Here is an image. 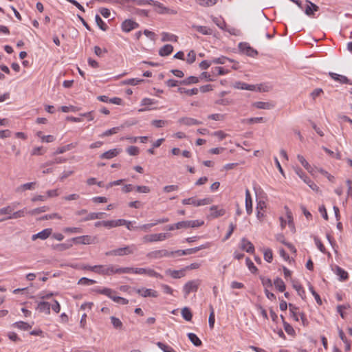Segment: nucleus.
I'll use <instances>...</instances> for the list:
<instances>
[{"mask_svg":"<svg viewBox=\"0 0 352 352\" xmlns=\"http://www.w3.org/2000/svg\"><path fill=\"white\" fill-rule=\"evenodd\" d=\"M136 250L135 245H128L124 248L108 251L105 253L106 256H124L133 254Z\"/></svg>","mask_w":352,"mask_h":352,"instance_id":"1","label":"nucleus"},{"mask_svg":"<svg viewBox=\"0 0 352 352\" xmlns=\"http://www.w3.org/2000/svg\"><path fill=\"white\" fill-rule=\"evenodd\" d=\"M148 259H160L164 257H174L173 251H168L167 250H158L148 252L146 254Z\"/></svg>","mask_w":352,"mask_h":352,"instance_id":"2","label":"nucleus"},{"mask_svg":"<svg viewBox=\"0 0 352 352\" xmlns=\"http://www.w3.org/2000/svg\"><path fill=\"white\" fill-rule=\"evenodd\" d=\"M70 241L76 244H95L97 243V237L92 236L90 235H82L80 236L74 237L72 239H70Z\"/></svg>","mask_w":352,"mask_h":352,"instance_id":"3","label":"nucleus"},{"mask_svg":"<svg viewBox=\"0 0 352 352\" xmlns=\"http://www.w3.org/2000/svg\"><path fill=\"white\" fill-rule=\"evenodd\" d=\"M204 221L195 220V221H182L175 223L177 230L187 229L189 228H197L204 225Z\"/></svg>","mask_w":352,"mask_h":352,"instance_id":"4","label":"nucleus"},{"mask_svg":"<svg viewBox=\"0 0 352 352\" xmlns=\"http://www.w3.org/2000/svg\"><path fill=\"white\" fill-rule=\"evenodd\" d=\"M201 280L199 279L188 281L183 287L184 297L186 298L192 292H197Z\"/></svg>","mask_w":352,"mask_h":352,"instance_id":"5","label":"nucleus"},{"mask_svg":"<svg viewBox=\"0 0 352 352\" xmlns=\"http://www.w3.org/2000/svg\"><path fill=\"white\" fill-rule=\"evenodd\" d=\"M112 265H94L93 267H89V269L97 274L101 275L111 276L112 272Z\"/></svg>","mask_w":352,"mask_h":352,"instance_id":"6","label":"nucleus"},{"mask_svg":"<svg viewBox=\"0 0 352 352\" xmlns=\"http://www.w3.org/2000/svg\"><path fill=\"white\" fill-rule=\"evenodd\" d=\"M169 236L170 234L168 233L152 234L144 236L143 239L144 242L152 243L164 241L169 237Z\"/></svg>","mask_w":352,"mask_h":352,"instance_id":"7","label":"nucleus"},{"mask_svg":"<svg viewBox=\"0 0 352 352\" xmlns=\"http://www.w3.org/2000/svg\"><path fill=\"white\" fill-rule=\"evenodd\" d=\"M239 48L240 51L249 56L254 57L258 54V52L250 47L247 43H240L239 44Z\"/></svg>","mask_w":352,"mask_h":352,"instance_id":"8","label":"nucleus"},{"mask_svg":"<svg viewBox=\"0 0 352 352\" xmlns=\"http://www.w3.org/2000/svg\"><path fill=\"white\" fill-rule=\"evenodd\" d=\"M204 248H205V246L202 245L199 247H196V248H189V249L183 250H179L173 251L174 257L195 254L197 252H198L200 250H202Z\"/></svg>","mask_w":352,"mask_h":352,"instance_id":"9","label":"nucleus"},{"mask_svg":"<svg viewBox=\"0 0 352 352\" xmlns=\"http://www.w3.org/2000/svg\"><path fill=\"white\" fill-rule=\"evenodd\" d=\"M138 23L131 19H126L122 23V30L124 32H129L132 30L138 28Z\"/></svg>","mask_w":352,"mask_h":352,"instance_id":"10","label":"nucleus"},{"mask_svg":"<svg viewBox=\"0 0 352 352\" xmlns=\"http://www.w3.org/2000/svg\"><path fill=\"white\" fill-rule=\"evenodd\" d=\"M135 292L142 296V297H153L156 298L158 296V293L155 290H152L151 289H146V288H142V289H135Z\"/></svg>","mask_w":352,"mask_h":352,"instance_id":"11","label":"nucleus"},{"mask_svg":"<svg viewBox=\"0 0 352 352\" xmlns=\"http://www.w3.org/2000/svg\"><path fill=\"white\" fill-rule=\"evenodd\" d=\"M329 76L334 80L339 82L341 84H351L352 85V82L345 76L338 74L333 72H330Z\"/></svg>","mask_w":352,"mask_h":352,"instance_id":"12","label":"nucleus"},{"mask_svg":"<svg viewBox=\"0 0 352 352\" xmlns=\"http://www.w3.org/2000/svg\"><path fill=\"white\" fill-rule=\"evenodd\" d=\"M52 234V229L50 228H46L42 230L41 232H39L37 234H33L32 236V240L35 241L37 239H41L42 240H45L47 239L50 234Z\"/></svg>","mask_w":352,"mask_h":352,"instance_id":"13","label":"nucleus"},{"mask_svg":"<svg viewBox=\"0 0 352 352\" xmlns=\"http://www.w3.org/2000/svg\"><path fill=\"white\" fill-rule=\"evenodd\" d=\"M210 210L211 211L210 216L212 218H218L226 214V210L223 208H219L218 206H212L210 207Z\"/></svg>","mask_w":352,"mask_h":352,"instance_id":"14","label":"nucleus"},{"mask_svg":"<svg viewBox=\"0 0 352 352\" xmlns=\"http://www.w3.org/2000/svg\"><path fill=\"white\" fill-rule=\"evenodd\" d=\"M241 248L248 253H253L254 252V245L245 238L241 239Z\"/></svg>","mask_w":352,"mask_h":352,"instance_id":"15","label":"nucleus"},{"mask_svg":"<svg viewBox=\"0 0 352 352\" xmlns=\"http://www.w3.org/2000/svg\"><path fill=\"white\" fill-rule=\"evenodd\" d=\"M178 122L179 123L186 126L199 125L202 123L201 122L196 119L188 117L181 118L180 119H179Z\"/></svg>","mask_w":352,"mask_h":352,"instance_id":"16","label":"nucleus"},{"mask_svg":"<svg viewBox=\"0 0 352 352\" xmlns=\"http://www.w3.org/2000/svg\"><path fill=\"white\" fill-rule=\"evenodd\" d=\"M185 270L186 269H182L180 270H173L170 269H168L165 271L166 274L170 276L173 278H180L185 276Z\"/></svg>","mask_w":352,"mask_h":352,"instance_id":"17","label":"nucleus"},{"mask_svg":"<svg viewBox=\"0 0 352 352\" xmlns=\"http://www.w3.org/2000/svg\"><path fill=\"white\" fill-rule=\"evenodd\" d=\"M245 208L247 213L250 214L252 212V201L248 189H246L245 190Z\"/></svg>","mask_w":352,"mask_h":352,"instance_id":"18","label":"nucleus"},{"mask_svg":"<svg viewBox=\"0 0 352 352\" xmlns=\"http://www.w3.org/2000/svg\"><path fill=\"white\" fill-rule=\"evenodd\" d=\"M25 212H26V208H23V209L18 210L16 212H12V215L0 219V222H3V221L8 220V219H18V218L23 217L25 216Z\"/></svg>","mask_w":352,"mask_h":352,"instance_id":"19","label":"nucleus"},{"mask_svg":"<svg viewBox=\"0 0 352 352\" xmlns=\"http://www.w3.org/2000/svg\"><path fill=\"white\" fill-rule=\"evenodd\" d=\"M119 153V149L113 148L103 153L102 155H100V157L101 159H111L114 157H116Z\"/></svg>","mask_w":352,"mask_h":352,"instance_id":"20","label":"nucleus"},{"mask_svg":"<svg viewBox=\"0 0 352 352\" xmlns=\"http://www.w3.org/2000/svg\"><path fill=\"white\" fill-rule=\"evenodd\" d=\"M50 304L48 302L42 301L40 302L37 305V309L40 312L45 313L46 314H50Z\"/></svg>","mask_w":352,"mask_h":352,"instance_id":"21","label":"nucleus"},{"mask_svg":"<svg viewBox=\"0 0 352 352\" xmlns=\"http://www.w3.org/2000/svg\"><path fill=\"white\" fill-rule=\"evenodd\" d=\"M336 274L337 276H339V280L340 281H344L346 280L349 278V274L347 272L344 270L342 267L339 266H336Z\"/></svg>","mask_w":352,"mask_h":352,"instance_id":"22","label":"nucleus"},{"mask_svg":"<svg viewBox=\"0 0 352 352\" xmlns=\"http://www.w3.org/2000/svg\"><path fill=\"white\" fill-rule=\"evenodd\" d=\"M104 214V212H91L88 214L85 218L81 219L80 221H87L89 220L102 219Z\"/></svg>","mask_w":352,"mask_h":352,"instance_id":"23","label":"nucleus"},{"mask_svg":"<svg viewBox=\"0 0 352 352\" xmlns=\"http://www.w3.org/2000/svg\"><path fill=\"white\" fill-rule=\"evenodd\" d=\"M173 51V47L170 44H166L159 50V54L161 56H166L170 54Z\"/></svg>","mask_w":352,"mask_h":352,"instance_id":"24","label":"nucleus"},{"mask_svg":"<svg viewBox=\"0 0 352 352\" xmlns=\"http://www.w3.org/2000/svg\"><path fill=\"white\" fill-rule=\"evenodd\" d=\"M234 88L239 89H245V90H250L253 91L255 89V86L253 85H248L245 82H236L234 85Z\"/></svg>","mask_w":352,"mask_h":352,"instance_id":"25","label":"nucleus"},{"mask_svg":"<svg viewBox=\"0 0 352 352\" xmlns=\"http://www.w3.org/2000/svg\"><path fill=\"white\" fill-rule=\"evenodd\" d=\"M199 82V80L198 77L190 76L184 80H179V84L184 85H190L192 84H197Z\"/></svg>","mask_w":352,"mask_h":352,"instance_id":"26","label":"nucleus"},{"mask_svg":"<svg viewBox=\"0 0 352 352\" xmlns=\"http://www.w3.org/2000/svg\"><path fill=\"white\" fill-rule=\"evenodd\" d=\"M36 182H29L19 186L16 189V192H22L27 190H33L35 188Z\"/></svg>","mask_w":352,"mask_h":352,"instance_id":"27","label":"nucleus"},{"mask_svg":"<svg viewBox=\"0 0 352 352\" xmlns=\"http://www.w3.org/2000/svg\"><path fill=\"white\" fill-rule=\"evenodd\" d=\"M177 91L180 94H186L188 96L196 95L199 92V89L197 88H192L191 89H187L184 87H179L177 89Z\"/></svg>","mask_w":352,"mask_h":352,"instance_id":"28","label":"nucleus"},{"mask_svg":"<svg viewBox=\"0 0 352 352\" xmlns=\"http://www.w3.org/2000/svg\"><path fill=\"white\" fill-rule=\"evenodd\" d=\"M187 336H188V338H189L190 341L195 346H199L202 344L201 340L194 333H188Z\"/></svg>","mask_w":352,"mask_h":352,"instance_id":"29","label":"nucleus"},{"mask_svg":"<svg viewBox=\"0 0 352 352\" xmlns=\"http://www.w3.org/2000/svg\"><path fill=\"white\" fill-rule=\"evenodd\" d=\"M297 159L300 162V163L302 164V166L309 173H312V168L310 166V164L307 162V160L305 159V157L301 155H297Z\"/></svg>","mask_w":352,"mask_h":352,"instance_id":"30","label":"nucleus"},{"mask_svg":"<svg viewBox=\"0 0 352 352\" xmlns=\"http://www.w3.org/2000/svg\"><path fill=\"white\" fill-rule=\"evenodd\" d=\"M274 284L276 287V288L280 292H283L285 290V284L283 282V280L280 278H276L274 281Z\"/></svg>","mask_w":352,"mask_h":352,"instance_id":"31","label":"nucleus"},{"mask_svg":"<svg viewBox=\"0 0 352 352\" xmlns=\"http://www.w3.org/2000/svg\"><path fill=\"white\" fill-rule=\"evenodd\" d=\"M252 105L259 109H270L272 107L271 104L265 102H255L252 104Z\"/></svg>","mask_w":352,"mask_h":352,"instance_id":"32","label":"nucleus"},{"mask_svg":"<svg viewBox=\"0 0 352 352\" xmlns=\"http://www.w3.org/2000/svg\"><path fill=\"white\" fill-rule=\"evenodd\" d=\"M280 317H281V319H282L283 322V327H284L285 331L289 335H291V336L294 335L295 334V331H294V328L292 327V326L290 325L288 322L285 321V318H284L283 315H281Z\"/></svg>","mask_w":352,"mask_h":352,"instance_id":"33","label":"nucleus"},{"mask_svg":"<svg viewBox=\"0 0 352 352\" xmlns=\"http://www.w3.org/2000/svg\"><path fill=\"white\" fill-rule=\"evenodd\" d=\"M182 316L186 321H190L192 318V314L190 309L188 307H184L182 309Z\"/></svg>","mask_w":352,"mask_h":352,"instance_id":"34","label":"nucleus"},{"mask_svg":"<svg viewBox=\"0 0 352 352\" xmlns=\"http://www.w3.org/2000/svg\"><path fill=\"white\" fill-rule=\"evenodd\" d=\"M95 20L98 28L102 31H106L108 29V25L102 21L98 14L95 16Z\"/></svg>","mask_w":352,"mask_h":352,"instance_id":"35","label":"nucleus"},{"mask_svg":"<svg viewBox=\"0 0 352 352\" xmlns=\"http://www.w3.org/2000/svg\"><path fill=\"white\" fill-rule=\"evenodd\" d=\"M72 247V243H71V241L69 240L67 241V243H60V244L56 245L54 246V249H56L58 251L61 252V251H64L67 249H69Z\"/></svg>","mask_w":352,"mask_h":352,"instance_id":"36","label":"nucleus"},{"mask_svg":"<svg viewBox=\"0 0 352 352\" xmlns=\"http://www.w3.org/2000/svg\"><path fill=\"white\" fill-rule=\"evenodd\" d=\"M162 41L176 42L177 41V36L168 32H163Z\"/></svg>","mask_w":352,"mask_h":352,"instance_id":"37","label":"nucleus"},{"mask_svg":"<svg viewBox=\"0 0 352 352\" xmlns=\"http://www.w3.org/2000/svg\"><path fill=\"white\" fill-rule=\"evenodd\" d=\"M293 287L296 290L298 294L301 297L302 299H305V291L301 285L298 283H294Z\"/></svg>","mask_w":352,"mask_h":352,"instance_id":"38","label":"nucleus"},{"mask_svg":"<svg viewBox=\"0 0 352 352\" xmlns=\"http://www.w3.org/2000/svg\"><path fill=\"white\" fill-rule=\"evenodd\" d=\"M110 319H111V323L115 329H122L123 324L119 318H118L115 316H111L110 318Z\"/></svg>","mask_w":352,"mask_h":352,"instance_id":"39","label":"nucleus"},{"mask_svg":"<svg viewBox=\"0 0 352 352\" xmlns=\"http://www.w3.org/2000/svg\"><path fill=\"white\" fill-rule=\"evenodd\" d=\"M48 206H42L39 208H34L30 211L28 212L29 214L31 215H36L42 212H45L49 210Z\"/></svg>","mask_w":352,"mask_h":352,"instance_id":"40","label":"nucleus"},{"mask_svg":"<svg viewBox=\"0 0 352 352\" xmlns=\"http://www.w3.org/2000/svg\"><path fill=\"white\" fill-rule=\"evenodd\" d=\"M144 79H138V78H130L124 80L122 82L123 85H136L139 83L144 82Z\"/></svg>","mask_w":352,"mask_h":352,"instance_id":"41","label":"nucleus"},{"mask_svg":"<svg viewBox=\"0 0 352 352\" xmlns=\"http://www.w3.org/2000/svg\"><path fill=\"white\" fill-rule=\"evenodd\" d=\"M13 325L22 330H28L32 328L31 325L23 321L16 322Z\"/></svg>","mask_w":352,"mask_h":352,"instance_id":"42","label":"nucleus"},{"mask_svg":"<svg viewBox=\"0 0 352 352\" xmlns=\"http://www.w3.org/2000/svg\"><path fill=\"white\" fill-rule=\"evenodd\" d=\"M95 291L96 292L99 293V294H104V295L108 296L111 299H112V298L113 296L111 294L113 293L116 292L113 291L111 289H109V288H104L102 289H96Z\"/></svg>","mask_w":352,"mask_h":352,"instance_id":"43","label":"nucleus"},{"mask_svg":"<svg viewBox=\"0 0 352 352\" xmlns=\"http://www.w3.org/2000/svg\"><path fill=\"white\" fill-rule=\"evenodd\" d=\"M218 0H196L197 3L201 6H212Z\"/></svg>","mask_w":352,"mask_h":352,"instance_id":"44","label":"nucleus"},{"mask_svg":"<svg viewBox=\"0 0 352 352\" xmlns=\"http://www.w3.org/2000/svg\"><path fill=\"white\" fill-rule=\"evenodd\" d=\"M119 130H120L119 126L111 128L110 129L105 131L104 133H102L101 135H100V137L103 138V137H106V136H110L111 135L117 133Z\"/></svg>","mask_w":352,"mask_h":352,"instance_id":"45","label":"nucleus"},{"mask_svg":"<svg viewBox=\"0 0 352 352\" xmlns=\"http://www.w3.org/2000/svg\"><path fill=\"white\" fill-rule=\"evenodd\" d=\"M157 346L162 350L164 352H176L173 348L171 346L166 345L161 342H158L157 343Z\"/></svg>","mask_w":352,"mask_h":352,"instance_id":"46","label":"nucleus"},{"mask_svg":"<svg viewBox=\"0 0 352 352\" xmlns=\"http://www.w3.org/2000/svg\"><path fill=\"white\" fill-rule=\"evenodd\" d=\"M96 283V281L93 279H89L86 277H82L78 280V284L84 285H91L95 284Z\"/></svg>","mask_w":352,"mask_h":352,"instance_id":"47","label":"nucleus"},{"mask_svg":"<svg viewBox=\"0 0 352 352\" xmlns=\"http://www.w3.org/2000/svg\"><path fill=\"white\" fill-rule=\"evenodd\" d=\"M74 146L73 145V144H67V145H65L64 146H62V147H60L58 148L55 152H54V155H58V154H61V153H63L65 152H66L67 151H69L72 148H74Z\"/></svg>","mask_w":352,"mask_h":352,"instance_id":"48","label":"nucleus"},{"mask_svg":"<svg viewBox=\"0 0 352 352\" xmlns=\"http://www.w3.org/2000/svg\"><path fill=\"white\" fill-rule=\"evenodd\" d=\"M263 122V117H256V118H251L249 119H244L242 120L243 123H248L250 124H254V123H258V122Z\"/></svg>","mask_w":352,"mask_h":352,"instance_id":"49","label":"nucleus"},{"mask_svg":"<svg viewBox=\"0 0 352 352\" xmlns=\"http://www.w3.org/2000/svg\"><path fill=\"white\" fill-rule=\"evenodd\" d=\"M245 261H246V265L248 267V269L250 270V271L253 273V274H255L258 271V269L257 267L254 265V264L253 263V262L251 261V259L250 258H246L245 259Z\"/></svg>","mask_w":352,"mask_h":352,"instance_id":"50","label":"nucleus"},{"mask_svg":"<svg viewBox=\"0 0 352 352\" xmlns=\"http://www.w3.org/2000/svg\"><path fill=\"white\" fill-rule=\"evenodd\" d=\"M14 208L12 206H8L6 207L0 208V215L8 214L9 216L12 214Z\"/></svg>","mask_w":352,"mask_h":352,"instance_id":"51","label":"nucleus"},{"mask_svg":"<svg viewBox=\"0 0 352 352\" xmlns=\"http://www.w3.org/2000/svg\"><path fill=\"white\" fill-rule=\"evenodd\" d=\"M212 73L214 74H215L216 76H221V75H224L226 74H228V70L225 69L222 67H215L212 70Z\"/></svg>","mask_w":352,"mask_h":352,"instance_id":"52","label":"nucleus"},{"mask_svg":"<svg viewBox=\"0 0 352 352\" xmlns=\"http://www.w3.org/2000/svg\"><path fill=\"white\" fill-rule=\"evenodd\" d=\"M303 181L305 183H306L314 191H318L319 188L318 186L312 182L308 177H305V179H303Z\"/></svg>","mask_w":352,"mask_h":352,"instance_id":"53","label":"nucleus"},{"mask_svg":"<svg viewBox=\"0 0 352 352\" xmlns=\"http://www.w3.org/2000/svg\"><path fill=\"white\" fill-rule=\"evenodd\" d=\"M264 259L267 263H271L273 259V254L271 249L267 248L264 251Z\"/></svg>","mask_w":352,"mask_h":352,"instance_id":"54","label":"nucleus"},{"mask_svg":"<svg viewBox=\"0 0 352 352\" xmlns=\"http://www.w3.org/2000/svg\"><path fill=\"white\" fill-rule=\"evenodd\" d=\"M146 272H145V274H146L151 277H155V278H159L161 279L163 278V276L161 275L160 273L155 272L154 270L146 269Z\"/></svg>","mask_w":352,"mask_h":352,"instance_id":"55","label":"nucleus"},{"mask_svg":"<svg viewBox=\"0 0 352 352\" xmlns=\"http://www.w3.org/2000/svg\"><path fill=\"white\" fill-rule=\"evenodd\" d=\"M63 231L65 233H81L82 232V230L80 228L67 227L64 228Z\"/></svg>","mask_w":352,"mask_h":352,"instance_id":"56","label":"nucleus"},{"mask_svg":"<svg viewBox=\"0 0 352 352\" xmlns=\"http://www.w3.org/2000/svg\"><path fill=\"white\" fill-rule=\"evenodd\" d=\"M214 321H215V319H214V309H213L212 306H210V314L209 318H208V323H209V326L211 329H212L214 327Z\"/></svg>","mask_w":352,"mask_h":352,"instance_id":"57","label":"nucleus"},{"mask_svg":"<svg viewBox=\"0 0 352 352\" xmlns=\"http://www.w3.org/2000/svg\"><path fill=\"white\" fill-rule=\"evenodd\" d=\"M197 30L204 35H210L212 34V30L206 26H198Z\"/></svg>","mask_w":352,"mask_h":352,"instance_id":"58","label":"nucleus"},{"mask_svg":"<svg viewBox=\"0 0 352 352\" xmlns=\"http://www.w3.org/2000/svg\"><path fill=\"white\" fill-rule=\"evenodd\" d=\"M196 60V54L194 50H190L188 54V58L186 59V62L188 64L193 63Z\"/></svg>","mask_w":352,"mask_h":352,"instance_id":"59","label":"nucleus"},{"mask_svg":"<svg viewBox=\"0 0 352 352\" xmlns=\"http://www.w3.org/2000/svg\"><path fill=\"white\" fill-rule=\"evenodd\" d=\"M235 228H236V226L233 223H230L229 225V230H228L226 235L225 236V237L223 239V241L228 240L230 237V236L233 233Z\"/></svg>","mask_w":352,"mask_h":352,"instance_id":"60","label":"nucleus"},{"mask_svg":"<svg viewBox=\"0 0 352 352\" xmlns=\"http://www.w3.org/2000/svg\"><path fill=\"white\" fill-rule=\"evenodd\" d=\"M182 202L184 205H193L194 206H197V200H196L195 197H190L183 199Z\"/></svg>","mask_w":352,"mask_h":352,"instance_id":"61","label":"nucleus"},{"mask_svg":"<svg viewBox=\"0 0 352 352\" xmlns=\"http://www.w3.org/2000/svg\"><path fill=\"white\" fill-rule=\"evenodd\" d=\"M168 122L162 120H153L151 124L157 128L163 127Z\"/></svg>","mask_w":352,"mask_h":352,"instance_id":"62","label":"nucleus"},{"mask_svg":"<svg viewBox=\"0 0 352 352\" xmlns=\"http://www.w3.org/2000/svg\"><path fill=\"white\" fill-rule=\"evenodd\" d=\"M111 300L117 303H120L122 305H127L129 303V300L127 299L120 296H113Z\"/></svg>","mask_w":352,"mask_h":352,"instance_id":"63","label":"nucleus"},{"mask_svg":"<svg viewBox=\"0 0 352 352\" xmlns=\"http://www.w3.org/2000/svg\"><path fill=\"white\" fill-rule=\"evenodd\" d=\"M126 151L130 155H137L139 153V148L137 146H131L127 148Z\"/></svg>","mask_w":352,"mask_h":352,"instance_id":"64","label":"nucleus"}]
</instances>
